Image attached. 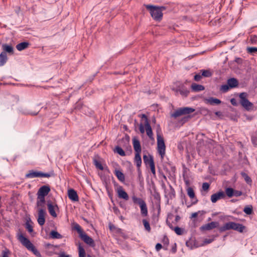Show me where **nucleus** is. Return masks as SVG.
Returning a JSON list of instances; mask_svg holds the SVG:
<instances>
[{"label": "nucleus", "instance_id": "nucleus-1", "mask_svg": "<svg viewBox=\"0 0 257 257\" xmlns=\"http://www.w3.org/2000/svg\"><path fill=\"white\" fill-rule=\"evenodd\" d=\"M17 237L18 239L19 240V241L29 250L31 251L34 254L38 256H40V252L35 248V246L30 241V240L25 236H24L22 233H18Z\"/></svg>", "mask_w": 257, "mask_h": 257}, {"label": "nucleus", "instance_id": "nucleus-2", "mask_svg": "<svg viewBox=\"0 0 257 257\" xmlns=\"http://www.w3.org/2000/svg\"><path fill=\"white\" fill-rule=\"evenodd\" d=\"M146 8L150 11L152 17L156 21H161L163 17V11L166 9L164 7H156L152 5H146Z\"/></svg>", "mask_w": 257, "mask_h": 257}, {"label": "nucleus", "instance_id": "nucleus-3", "mask_svg": "<svg viewBox=\"0 0 257 257\" xmlns=\"http://www.w3.org/2000/svg\"><path fill=\"white\" fill-rule=\"evenodd\" d=\"M247 94L246 92H242L239 94V102L241 106L246 110H251L253 108V104L247 99Z\"/></svg>", "mask_w": 257, "mask_h": 257}, {"label": "nucleus", "instance_id": "nucleus-4", "mask_svg": "<svg viewBox=\"0 0 257 257\" xmlns=\"http://www.w3.org/2000/svg\"><path fill=\"white\" fill-rule=\"evenodd\" d=\"M195 111V109L189 107H180L171 114V116L177 118L182 115L189 114Z\"/></svg>", "mask_w": 257, "mask_h": 257}, {"label": "nucleus", "instance_id": "nucleus-5", "mask_svg": "<svg viewBox=\"0 0 257 257\" xmlns=\"http://www.w3.org/2000/svg\"><path fill=\"white\" fill-rule=\"evenodd\" d=\"M157 150L162 159L165 155L166 147L163 138L160 135H157Z\"/></svg>", "mask_w": 257, "mask_h": 257}, {"label": "nucleus", "instance_id": "nucleus-6", "mask_svg": "<svg viewBox=\"0 0 257 257\" xmlns=\"http://www.w3.org/2000/svg\"><path fill=\"white\" fill-rule=\"evenodd\" d=\"M46 212L43 208H38L37 221L40 226H43L45 222Z\"/></svg>", "mask_w": 257, "mask_h": 257}, {"label": "nucleus", "instance_id": "nucleus-7", "mask_svg": "<svg viewBox=\"0 0 257 257\" xmlns=\"http://www.w3.org/2000/svg\"><path fill=\"white\" fill-rule=\"evenodd\" d=\"M142 119H144L145 120V126L146 128V131L147 135L150 138H152L153 136V132L152 130L151 126L149 122L147 116L145 114H142L140 116Z\"/></svg>", "mask_w": 257, "mask_h": 257}, {"label": "nucleus", "instance_id": "nucleus-8", "mask_svg": "<svg viewBox=\"0 0 257 257\" xmlns=\"http://www.w3.org/2000/svg\"><path fill=\"white\" fill-rule=\"evenodd\" d=\"M50 191V188L49 186L44 185L41 187L37 192V196L45 197Z\"/></svg>", "mask_w": 257, "mask_h": 257}, {"label": "nucleus", "instance_id": "nucleus-9", "mask_svg": "<svg viewBox=\"0 0 257 257\" xmlns=\"http://www.w3.org/2000/svg\"><path fill=\"white\" fill-rule=\"evenodd\" d=\"M116 193L119 198L127 201L129 199L127 193L124 190L122 187L119 186L116 189Z\"/></svg>", "mask_w": 257, "mask_h": 257}, {"label": "nucleus", "instance_id": "nucleus-10", "mask_svg": "<svg viewBox=\"0 0 257 257\" xmlns=\"http://www.w3.org/2000/svg\"><path fill=\"white\" fill-rule=\"evenodd\" d=\"M225 193L222 191H219L216 193L213 194L211 196V201L212 203H214L216 202L218 200L223 199L225 198Z\"/></svg>", "mask_w": 257, "mask_h": 257}, {"label": "nucleus", "instance_id": "nucleus-11", "mask_svg": "<svg viewBox=\"0 0 257 257\" xmlns=\"http://www.w3.org/2000/svg\"><path fill=\"white\" fill-rule=\"evenodd\" d=\"M218 224L219 223L217 222L212 221L201 226L200 228L202 231L210 230L217 227Z\"/></svg>", "mask_w": 257, "mask_h": 257}, {"label": "nucleus", "instance_id": "nucleus-12", "mask_svg": "<svg viewBox=\"0 0 257 257\" xmlns=\"http://www.w3.org/2000/svg\"><path fill=\"white\" fill-rule=\"evenodd\" d=\"M187 195L192 199L191 205L195 204L197 203L198 200L195 197V195L193 189L192 187H189L186 189Z\"/></svg>", "mask_w": 257, "mask_h": 257}, {"label": "nucleus", "instance_id": "nucleus-13", "mask_svg": "<svg viewBox=\"0 0 257 257\" xmlns=\"http://www.w3.org/2000/svg\"><path fill=\"white\" fill-rule=\"evenodd\" d=\"M68 196L72 201L76 202L79 200L78 196L75 190L70 189L68 191Z\"/></svg>", "mask_w": 257, "mask_h": 257}, {"label": "nucleus", "instance_id": "nucleus-14", "mask_svg": "<svg viewBox=\"0 0 257 257\" xmlns=\"http://www.w3.org/2000/svg\"><path fill=\"white\" fill-rule=\"evenodd\" d=\"M47 206L50 214L53 217H56L57 215L55 210L58 209V206L57 205H53L51 203H48Z\"/></svg>", "mask_w": 257, "mask_h": 257}, {"label": "nucleus", "instance_id": "nucleus-15", "mask_svg": "<svg viewBox=\"0 0 257 257\" xmlns=\"http://www.w3.org/2000/svg\"><path fill=\"white\" fill-rule=\"evenodd\" d=\"M82 239L87 244L91 246H94L95 244L94 242V240L92 238L87 235L86 233H84L82 234H81L80 236Z\"/></svg>", "mask_w": 257, "mask_h": 257}, {"label": "nucleus", "instance_id": "nucleus-16", "mask_svg": "<svg viewBox=\"0 0 257 257\" xmlns=\"http://www.w3.org/2000/svg\"><path fill=\"white\" fill-rule=\"evenodd\" d=\"M205 103L211 104H219L221 101L218 98L210 97L205 99Z\"/></svg>", "mask_w": 257, "mask_h": 257}, {"label": "nucleus", "instance_id": "nucleus-17", "mask_svg": "<svg viewBox=\"0 0 257 257\" xmlns=\"http://www.w3.org/2000/svg\"><path fill=\"white\" fill-rule=\"evenodd\" d=\"M133 143L136 153H141L142 150L140 141L138 139L134 138L133 140Z\"/></svg>", "mask_w": 257, "mask_h": 257}, {"label": "nucleus", "instance_id": "nucleus-18", "mask_svg": "<svg viewBox=\"0 0 257 257\" xmlns=\"http://www.w3.org/2000/svg\"><path fill=\"white\" fill-rule=\"evenodd\" d=\"M232 228L234 230L237 231L239 232H242L245 228V226L242 224L237 223L233 222Z\"/></svg>", "mask_w": 257, "mask_h": 257}, {"label": "nucleus", "instance_id": "nucleus-19", "mask_svg": "<svg viewBox=\"0 0 257 257\" xmlns=\"http://www.w3.org/2000/svg\"><path fill=\"white\" fill-rule=\"evenodd\" d=\"M26 177L28 178H34L36 177H40V172L30 171L29 173L26 175Z\"/></svg>", "mask_w": 257, "mask_h": 257}, {"label": "nucleus", "instance_id": "nucleus-20", "mask_svg": "<svg viewBox=\"0 0 257 257\" xmlns=\"http://www.w3.org/2000/svg\"><path fill=\"white\" fill-rule=\"evenodd\" d=\"M233 222H228L225 223L222 226H221L219 230L221 232H223L227 230L232 229V228Z\"/></svg>", "mask_w": 257, "mask_h": 257}, {"label": "nucleus", "instance_id": "nucleus-21", "mask_svg": "<svg viewBox=\"0 0 257 257\" xmlns=\"http://www.w3.org/2000/svg\"><path fill=\"white\" fill-rule=\"evenodd\" d=\"M227 83L230 88L236 87L238 84V81L234 78H231L228 79Z\"/></svg>", "mask_w": 257, "mask_h": 257}, {"label": "nucleus", "instance_id": "nucleus-22", "mask_svg": "<svg viewBox=\"0 0 257 257\" xmlns=\"http://www.w3.org/2000/svg\"><path fill=\"white\" fill-rule=\"evenodd\" d=\"M45 203V197H37V207L38 208H43L44 207Z\"/></svg>", "mask_w": 257, "mask_h": 257}, {"label": "nucleus", "instance_id": "nucleus-23", "mask_svg": "<svg viewBox=\"0 0 257 257\" xmlns=\"http://www.w3.org/2000/svg\"><path fill=\"white\" fill-rule=\"evenodd\" d=\"M140 207L141 208V215L144 217L147 216L148 215V211L146 202L143 204H141Z\"/></svg>", "mask_w": 257, "mask_h": 257}, {"label": "nucleus", "instance_id": "nucleus-24", "mask_svg": "<svg viewBox=\"0 0 257 257\" xmlns=\"http://www.w3.org/2000/svg\"><path fill=\"white\" fill-rule=\"evenodd\" d=\"M191 88L193 91L195 92H198L202 90H203L205 88L204 87L200 84H197L196 83H193L191 85Z\"/></svg>", "mask_w": 257, "mask_h": 257}, {"label": "nucleus", "instance_id": "nucleus-25", "mask_svg": "<svg viewBox=\"0 0 257 257\" xmlns=\"http://www.w3.org/2000/svg\"><path fill=\"white\" fill-rule=\"evenodd\" d=\"M29 45V44L28 42H24L17 44L16 46V48L18 50L21 51L28 48Z\"/></svg>", "mask_w": 257, "mask_h": 257}, {"label": "nucleus", "instance_id": "nucleus-26", "mask_svg": "<svg viewBox=\"0 0 257 257\" xmlns=\"http://www.w3.org/2000/svg\"><path fill=\"white\" fill-rule=\"evenodd\" d=\"M8 57L6 52H3L0 54V66H3L7 61Z\"/></svg>", "mask_w": 257, "mask_h": 257}, {"label": "nucleus", "instance_id": "nucleus-27", "mask_svg": "<svg viewBox=\"0 0 257 257\" xmlns=\"http://www.w3.org/2000/svg\"><path fill=\"white\" fill-rule=\"evenodd\" d=\"M140 154L141 153H136L134 161L138 168L140 167L142 164V159Z\"/></svg>", "mask_w": 257, "mask_h": 257}, {"label": "nucleus", "instance_id": "nucleus-28", "mask_svg": "<svg viewBox=\"0 0 257 257\" xmlns=\"http://www.w3.org/2000/svg\"><path fill=\"white\" fill-rule=\"evenodd\" d=\"M114 174L117 177V179L121 182H123L125 180V177L124 174L119 170H115L114 171Z\"/></svg>", "mask_w": 257, "mask_h": 257}, {"label": "nucleus", "instance_id": "nucleus-29", "mask_svg": "<svg viewBox=\"0 0 257 257\" xmlns=\"http://www.w3.org/2000/svg\"><path fill=\"white\" fill-rule=\"evenodd\" d=\"M144 162L146 165H149V166L151 164V162H154L153 158L152 156L148 157L146 155L143 156Z\"/></svg>", "mask_w": 257, "mask_h": 257}, {"label": "nucleus", "instance_id": "nucleus-30", "mask_svg": "<svg viewBox=\"0 0 257 257\" xmlns=\"http://www.w3.org/2000/svg\"><path fill=\"white\" fill-rule=\"evenodd\" d=\"M132 200L134 203L138 204L139 205V206L145 203V201H144L142 199L137 197L135 196L132 197Z\"/></svg>", "mask_w": 257, "mask_h": 257}, {"label": "nucleus", "instance_id": "nucleus-31", "mask_svg": "<svg viewBox=\"0 0 257 257\" xmlns=\"http://www.w3.org/2000/svg\"><path fill=\"white\" fill-rule=\"evenodd\" d=\"M50 235L52 238L59 239L62 238V235L57 231L55 230H52L50 232Z\"/></svg>", "mask_w": 257, "mask_h": 257}, {"label": "nucleus", "instance_id": "nucleus-32", "mask_svg": "<svg viewBox=\"0 0 257 257\" xmlns=\"http://www.w3.org/2000/svg\"><path fill=\"white\" fill-rule=\"evenodd\" d=\"M225 193L228 197L230 198L234 196V190L232 188H226L225 189Z\"/></svg>", "mask_w": 257, "mask_h": 257}, {"label": "nucleus", "instance_id": "nucleus-33", "mask_svg": "<svg viewBox=\"0 0 257 257\" xmlns=\"http://www.w3.org/2000/svg\"><path fill=\"white\" fill-rule=\"evenodd\" d=\"M3 50L5 51V52L8 53H13V48L12 46L6 44H4L3 45Z\"/></svg>", "mask_w": 257, "mask_h": 257}, {"label": "nucleus", "instance_id": "nucleus-34", "mask_svg": "<svg viewBox=\"0 0 257 257\" xmlns=\"http://www.w3.org/2000/svg\"><path fill=\"white\" fill-rule=\"evenodd\" d=\"M201 76L205 77H209L212 75L211 72L208 70H201Z\"/></svg>", "mask_w": 257, "mask_h": 257}, {"label": "nucleus", "instance_id": "nucleus-35", "mask_svg": "<svg viewBox=\"0 0 257 257\" xmlns=\"http://www.w3.org/2000/svg\"><path fill=\"white\" fill-rule=\"evenodd\" d=\"M79 257H85L86 253L83 247L79 245L78 246Z\"/></svg>", "mask_w": 257, "mask_h": 257}, {"label": "nucleus", "instance_id": "nucleus-36", "mask_svg": "<svg viewBox=\"0 0 257 257\" xmlns=\"http://www.w3.org/2000/svg\"><path fill=\"white\" fill-rule=\"evenodd\" d=\"M93 163L96 168L101 171L103 170V167L102 164L98 160L96 159H94Z\"/></svg>", "mask_w": 257, "mask_h": 257}, {"label": "nucleus", "instance_id": "nucleus-37", "mask_svg": "<svg viewBox=\"0 0 257 257\" xmlns=\"http://www.w3.org/2000/svg\"><path fill=\"white\" fill-rule=\"evenodd\" d=\"M115 151L121 156H124L125 155V152L122 149L119 147L116 146L115 148Z\"/></svg>", "mask_w": 257, "mask_h": 257}, {"label": "nucleus", "instance_id": "nucleus-38", "mask_svg": "<svg viewBox=\"0 0 257 257\" xmlns=\"http://www.w3.org/2000/svg\"><path fill=\"white\" fill-rule=\"evenodd\" d=\"M73 227H74V229L78 232L80 236H81V234H82L84 233V232H83V231L81 229V226L78 224H77V223L74 224Z\"/></svg>", "mask_w": 257, "mask_h": 257}, {"label": "nucleus", "instance_id": "nucleus-39", "mask_svg": "<svg viewBox=\"0 0 257 257\" xmlns=\"http://www.w3.org/2000/svg\"><path fill=\"white\" fill-rule=\"evenodd\" d=\"M241 175L244 178L247 183L250 184L251 183V180L250 178L245 173L241 172Z\"/></svg>", "mask_w": 257, "mask_h": 257}, {"label": "nucleus", "instance_id": "nucleus-40", "mask_svg": "<svg viewBox=\"0 0 257 257\" xmlns=\"http://www.w3.org/2000/svg\"><path fill=\"white\" fill-rule=\"evenodd\" d=\"M230 87L229 86L228 84H224L222 85L220 87V90L223 92H226L229 89Z\"/></svg>", "mask_w": 257, "mask_h": 257}, {"label": "nucleus", "instance_id": "nucleus-41", "mask_svg": "<svg viewBox=\"0 0 257 257\" xmlns=\"http://www.w3.org/2000/svg\"><path fill=\"white\" fill-rule=\"evenodd\" d=\"M143 224L144 225L145 229L148 231H150L151 227H150V224H149V222L146 219H143Z\"/></svg>", "mask_w": 257, "mask_h": 257}, {"label": "nucleus", "instance_id": "nucleus-42", "mask_svg": "<svg viewBox=\"0 0 257 257\" xmlns=\"http://www.w3.org/2000/svg\"><path fill=\"white\" fill-rule=\"evenodd\" d=\"M247 51L250 54H253L257 52L256 47H248L247 48Z\"/></svg>", "mask_w": 257, "mask_h": 257}, {"label": "nucleus", "instance_id": "nucleus-43", "mask_svg": "<svg viewBox=\"0 0 257 257\" xmlns=\"http://www.w3.org/2000/svg\"><path fill=\"white\" fill-rule=\"evenodd\" d=\"M179 92L182 95L185 96H186L189 93V91L185 89H180L179 90Z\"/></svg>", "mask_w": 257, "mask_h": 257}, {"label": "nucleus", "instance_id": "nucleus-44", "mask_svg": "<svg viewBox=\"0 0 257 257\" xmlns=\"http://www.w3.org/2000/svg\"><path fill=\"white\" fill-rule=\"evenodd\" d=\"M243 211L247 215H250L252 213V208L249 207H245Z\"/></svg>", "mask_w": 257, "mask_h": 257}, {"label": "nucleus", "instance_id": "nucleus-45", "mask_svg": "<svg viewBox=\"0 0 257 257\" xmlns=\"http://www.w3.org/2000/svg\"><path fill=\"white\" fill-rule=\"evenodd\" d=\"M174 230L178 235H181L183 233V230L179 227H175L174 229Z\"/></svg>", "mask_w": 257, "mask_h": 257}, {"label": "nucleus", "instance_id": "nucleus-46", "mask_svg": "<svg viewBox=\"0 0 257 257\" xmlns=\"http://www.w3.org/2000/svg\"><path fill=\"white\" fill-rule=\"evenodd\" d=\"M210 185L208 183L205 182L202 184V189L204 191H207L209 188Z\"/></svg>", "mask_w": 257, "mask_h": 257}, {"label": "nucleus", "instance_id": "nucleus-47", "mask_svg": "<svg viewBox=\"0 0 257 257\" xmlns=\"http://www.w3.org/2000/svg\"><path fill=\"white\" fill-rule=\"evenodd\" d=\"M250 41L251 43L252 44H256L257 43V36L255 35H252L250 36Z\"/></svg>", "mask_w": 257, "mask_h": 257}, {"label": "nucleus", "instance_id": "nucleus-48", "mask_svg": "<svg viewBox=\"0 0 257 257\" xmlns=\"http://www.w3.org/2000/svg\"><path fill=\"white\" fill-rule=\"evenodd\" d=\"M151 172L154 174L155 175L156 171H155V164L154 162H151V164L150 166Z\"/></svg>", "mask_w": 257, "mask_h": 257}, {"label": "nucleus", "instance_id": "nucleus-49", "mask_svg": "<svg viewBox=\"0 0 257 257\" xmlns=\"http://www.w3.org/2000/svg\"><path fill=\"white\" fill-rule=\"evenodd\" d=\"M214 240V237H212L210 238H205L204 241V244H207L211 243Z\"/></svg>", "mask_w": 257, "mask_h": 257}, {"label": "nucleus", "instance_id": "nucleus-50", "mask_svg": "<svg viewBox=\"0 0 257 257\" xmlns=\"http://www.w3.org/2000/svg\"><path fill=\"white\" fill-rule=\"evenodd\" d=\"M145 125H144L142 123H141L139 126L140 131L142 134H144L145 133Z\"/></svg>", "mask_w": 257, "mask_h": 257}, {"label": "nucleus", "instance_id": "nucleus-51", "mask_svg": "<svg viewBox=\"0 0 257 257\" xmlns=\"http://www.w3.org/2000/svg\"><path fill=\"white\" fill-rule=\"evenodd\" d=\"M26 228L29 232H32L33 231V227L30 224H26Z\"/></svg>", "mask_w": 257, "mask_h": 257}, {"label": "nucleus", "instance_id": "nucleus-52", "mask_svg": "<svg viewBox=\"0 0 257 257\" xmlns=\"http://www.w3.org/2000/svg\"><path fill=\"white\" fill-rule=\"evenodd\" d=\"M51 176V175L49 173H44L40 172V177H46L49 178Z\"/></svg>", "mask_w": 257, "mask_h": 257}, {"label": "nucleus", "instance_id": "nucleus-53", "mask_svg": "<svg viewBox=\"0 0 257 257\" xmlns=\"http://www.w3.org/2000/svg\"><path fill=\"white\" fill-rule=\"evenodd\" d=\"M230 102L232 105L233 106H237L238 105V103L237 102V101L236 99L232 98L230 99Z\"/></svg>", "mask_w": 257, "mask_h": 257}, {"label": "nucleus", "instance_id": "nucleus-54", "mask_svg": "<svg viewBox=\"0 0 257 257\" xmlns=\"http://www.w3.org/2000/svg\"><path fill=\"white\" fill-rule=\"evenodd\" d=\"M201 75L199 74H196L195 76H194V80L196 81H200V80L201 79Z\"/></svg>", "mask_w": 257, "mask_h": 257}, {"label": "nucleus", "instance_id": "nucleus-55", "mask_svg": "<svg viewBox=\"0 0 257 257\" xmlns=\"http://www.w3.org/2000/svg\"><path fill=\"white\" fill-rule=\"evenodd\" d=\"M162 248V245L161 243H158L156 245V247H155V248H156V250L157 251H159L161 248Z\"/></svg>", "mask_w": 257, "mask_h": 257}, {"label": "nucleus", "instance_id": "nucleus-56", "mask_svg": "<svg viewBox=\"0 0 257 257\" xmlns=\"http://www.w3.org/2000/svg\"><path fill=\"white\" fill-rule=\"evenodd\" d=\"M58 257H70L69 255H66L64 252H61Z\"/></svg>", "mask_w": 257, "mask_h": 257}, {"label": "nucleus", "instance_id": "nucleus-57", "mask_svg": "<svg viewBox=\"0 0 257 257\" xmlns=\"http://www.w3.org/2000/svg\"><path fill=\"white\" fill-rule=\"evenodd\" d=\"M241 192L240 191H234V196H239L241 195Z\"/></svg>", "mask_w": 257, "mask_h": 257}, {"label": "nucleus", "instance_id": "nucleus-58", "mask_svg": "<svg viewBox=\"0 0 257 257\" xmlns=\"http://www.w3.org/2000/svg\"><path fill=\"white\" fill-rule=\"evenodd\" d=\"M197 215H198L197 212L193 213L191 215V218H195L197 216Z\"/></svg>", "mask_w": 257, "mask_h": 257}, {"label": "nucleus", "instance_id": "nucleus-59", "mask_svg": "<svg viewBox=\"0 0 257 257\" xmlns=\"http://www.w3.org/2000/svg\"><path fill=\"white\" fill-rule=\"evenodd\" d=\"M2 257H9L8 253L6 251L3 252Z\"/></svg>", "mask_w": 257, "mask_h": 257}, {"label": "nucleus", "instance_id": "nucleus-60", "mask_svg": "<svg viewBox=\"0 0 257 257\" xmlns=\"http://www.w3.org/2000/svg\"><path fill=\"white\" fill-rule=\"evenodd\" d=\"M31 113V114H32V115H36V114L38 113V112H36V113Z\"/></svg>", "mask_w": 257, "mask_h": 257}, {"label": "nucleus", "instance_id": "nucleus-61", "mask_svg": "<svg viewBox=\"0 0 257 257\" xmlns=\"http://www.w3.org/2000/svg\"><path fill=\"white\" fill-rule=\"evenodd\" d=\"M189 117H185V118H184V119H185V120H184V121H186V120H187V118H189Z\"/></svg>", "mask_w": 257, "mask_h": 257}, {"label": "nucleus", "instance_id": "nucleus-62", "mask_svg": "<svg viewBox=\"0 0 257 257\" xmlns=\"http://www.w3.org/2000/svg\"><path fill=\"white\" fill-rule=\"evenodd\" d=\"M178 218H179V217L178 216H176V220L178 219Z\"/></svg>", "mask_w": 257, "mask_h": 257}, {"label": "nucleus", "instance_id": "nucleus-63", "mask_svg": "<svg viewBox=\"0 0 257 257\" xmlns=\"http://www.w3.org/2000/svg\"><path fill=\"white\" fill-rule=\"evenodd\" d=\"M87 257H92V256L91 255H88Z\"/></svg>", "mask_w": 257, "mask_h": 257}, {"label": "nucleus", "instance_id": "nucleus-64", "mask_svg": "<svg viewBox=\"0 0 257 257\" xmlns=\"http://www.w3.org/2000/svg\"><path fill=\"white\" fill-rule=\"evenodd\" d=\"M216 114H218V112H216Z\"/></svg>", "mask_w": 257, "mask_h": 257}]
</instances>
